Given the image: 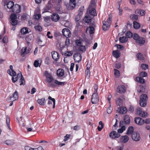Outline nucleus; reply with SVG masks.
Returning <instances> with one entry per match:
<instances>
[{"label":"nucleus","mask_w":150,"mask_h":150,"mask_svg":"<svg viewBox=\"0 0 150 150\" xmlns=\"http://www.w3.org/2000/svg\"><path fill=\"white\" fill-rule=\"evenodd\" d=\"M44 75L46 78V80L47 82L49 83H50L54 80V78L52 74L50 73H49L47 71H45ZM48 86L49 87H55L56 85L54 83H51L48 84Z\"/></svg>","instance_id":"1"},{"label":"nucleus","mask_w":150,"mask_h":150,"mask_svg":"<svg viewBox=\"0 0 150 150\" xmlns=\"http://www.w3.org/2000/svg\"><path fill=\"white\" fill-rule=\"evenodd\" d=\"M18 98V93L16 91L11 96L7 98L6 100L8 102H10L17 100Z\"/></svg>","instance_id":"2"},{"label":"nucleus","mask_w":150,"mask_h":150,"mask_svg":"<svg viewBox=\"0 0 150 150\" xmlns=\"http://www.w3.org/2000/svg\"><path fill=\"white\" fill-rule=\"evenodd\" d=\"M148 100V97L145 94H142L140 97L139 100V104L142 107H145L146 105V101Z\"/></svg>","instance_id":"3"},{"label":"nucleus","mask_w":150,"mask_h":150,"mask_svg":"<svg viewBox=\"0 0 150 150\" xmlns=\"http://www.w3.org/2000/svg\"><path fill=\"white\" fill-rule=\"evenodd\" d=\"M136 114L142 118H146L147 116V113L146 112L142 111L141 107H138L136 109Z\"/></svg>","instance_id":"4"},{"label":"nucleus","mask_w":150,"mask_h":150,"mask_svg":"<svg viewBox=\"0 0 150 150\" xmlns=\"http://www.w3.org/2000/svg\"><path fill=\"white\" fill-rule=\"evenodd\" d=\"M87 12L89 14L95 16H97L96 11L94 7H92V5H90L88 7V9L87 10Z\"/></svg>","instance_id":"5"},{"label":"nucleus","mask_w":150,"mask_h":150,"mask_svg":"<svg viewBox=\"0 0 150 150\" xmlns=\"http://www.w3.org/2000/svg\"><path fill=\"white\" fill-rule=\"evenodd\" d=\"M10 23L12 25L15 26L18 23V21L16 20L17 16L15 13L12 14L10 16Z\"/></svg>","instance_id":"6"},{"label":"nucleus","mask_w":150,"mask_h":150,"mask_svg":"<svg viewBox=\"0 0 150 150\" xmlns=\"http://www.w3.org/2000/svg\"><path fill=\"white\" fill-rule=\"evenodd\" d=\"M99 101V98L98 93H94L92 96L91 102L93 104H96Z\"/></svg>","instance_id":"7"},{"label":"nucleus","mask_w":150,"mask_h":150,"mask_svg":"<svg viewBox=\"0 0 150 150\" xmlns=\"http://www.w3.org/2000/svg\"><path fill=\"white\" fill-rule=\"evenodd\" d=\"M124 121H121L120 122V125H124L126 126V124H129L130 123V120L129 116L127 115H124L123 116Z\"/></svg>","instance_id":"8"},{"label":"nucleus","mask_w":150,"mask_h":150,"mask_svg":"<svg viewBox=\"0 0 150 150\" xmlns=\"http://www.w3.org/2000/svg\"><path fill=\"white\" fill-rule=\"evenodd\" d=\"M132 139L135 141H138L140 139V137L139 133L137 132H134L132 135Z\"/></svg>","instance_id":"9"},{"label":"nucleus","mask_w":150,"mask_h":150,"mask_svg":"<svg viewBox=\"0 0 150 150\" xmlns=\"http://www.w3.org/2000/svg\"><path fill=\"white\" fill-rule=\"evenodd\" d=\"M62 33L63 35L67 38L70 37L71 35V33L69 29L65 28L62 29Z\"/></svg>","instance_id":"10"},{"label":"nucleus","mask_w":150,"mask_h":150,"mask_svg":"<svg viewBox=\"0 0 150 150\" xmlns=\"http://www.w3.org/2000/svg\"><path fill=\"white\" fill-rule=\"evenodd\" d=\"M102 22L103 24L102 26L103 30L105 31L109 28L111 24V22L107 21H103Z\"/></svg>","instance_id":"11"},{"label":"nucleus","mask_w":150,"mask_h":150,"mask_svg":"<svg viewBox=\"0 0 150 150\" xmlns=\"http://www.w3.org/2000/svg\"><path fill=\"white\" fill-rule=\"evenodd\" d=\"M110 137L112 139H116L119 138L120 136V134L115 131H112L109 134Z\"/></svg>","instance_id":"12"},{"label":"nucleus","mask_w":150,"mask_h":150,"mask_svg":"<svg viewBox=\"0 0 150 150\" xmlns=\"http://www.w3.org/2000/svg\"><path fill=\"white\" fill-rule=\"evenodd\" d=\"M126 90V87L125 86L123 85H120L118 86L117 89V92L120 93H124Z\"/></svg>","instance_id":"13"},{"label":"nucleus","mask_w":150,"mask_h":150,"mask_svg":"<svg viewBox=\"0 0 150 150\" xmlns=\"http://www.w3.org/2000/svg\"><path fill=\"white\" fill-rule=\"evenodd\" d=\"M51 54L52 59L56 62L58 61L59 58V54L55 51H52Z\"/></svg>","instance_id":"14"},{"label":"nucleus","mask_w":150,"mask_h":150,"mask_svg":"<svg viewBox=\"0 0 150 150\" xmlns=\"http://www.w3.org/2000/svg\"><path fill=\"white\" fill-rule=\"evenodd\" d=\"M21 6L20 5L16 4L13 7L11 11L14 13H19L21 11Z\"/></svg>","instance_id":"15"},{"label":"nucleus","mask_w":150,"mask_h":150,"mask_svg":"<svg viewBox=\"0 0 150 150\" xmlns=\"http://www.w3.org/2000/svg\"><path fill=\"white\" fill-rule=\"evenodd\" d=\"M73 57L75 62H79L81 60L82 57L81 55L79 53L74 54Z\"/></svg>","instance_id":"16"},{"label":"nucleus","mask_w":150,"mask_h":150,"mask_svg":"<svg viewBox=\"0 0 150 150\" xmlns=\"http://www.w3.org/2000/svg\"><path fill=\"white\" fill-rule=\"evenodd\" d=\"M136 43L138 45L142 46L144 44L145 42V39L144 38L140 37L136 42Z\"/></svg>","instance_id":"17"},{"label":"nucleus","mask_w":150,"mask_h":150,"mask_svg":"<svg viewBox=\"0 0 150 150\" xmlns=\"http://www.w3.org/2000/svg\"><path fill=\"white\" fill-rule=\"evenodd\" d=\"M9 68L10 69H8L7 70V73L11 76H16V72L13 70V66L11 65H10Z\"/></svg>","instance_id":"18"},{"label":"nucleus","mask_w":150,"mask_h":150,"mask_svg":"<svg viewBox=\"0 0 150 150\" xmlns=\"http://www.w3.org/2000/svg\"><path fill=\"white\" fill-rule=\"evenodd\" d=\"M70 6L69 8L70 10H72L75 7L76 5V0H70Z\"/></svg>","instance_id":"19"},{"label":"nucleus","mask_w":150,"mask_h":150,"mask_svg":"<svg viewBox=\"0 0 150 150\" xmlns=\"http://www.w3.org/2000/svg\"><path fill=\"white\" fill-rule=\"evenodd\" d=\"M135 80V81L141 84H144L146 82V81L144 79L139 76L136 77Z\"/></svg>","instance_id":"20"},{"label":"nucleus","mask_w":150,"mask_h":150,"mask_svg":"<svg viewBox=\"0 0 150 150\" xmlns=\"http://www.w3.org/2000/svg\"><path fill=\"white\" fill-rule=\"evenodd\" d=\"M59 18L60 17L59 15L55 13H53L52 16V20L55 22H57L59 19Z\"/></svg>","instance_id":"21"},{"label":"nucleus","mask_w":150,"mask_h":150,"mask_svg":"<svg viewBox=\"0 0 150 150\" xmlns=\"http://www.w3.org/2000/svg\"><path fill=\"white\" fill-rule=\"evenodd\" d=\"M30 52V50L29 48H27V47H23L22 49V53L21 55L22 57H23L25 55L29 53Z\"/></svg>","instance_id":"22"},{"label":"nucleus","mask_w":150,"mask_h":150,"mask_svg":"<svg viewBox=\"0 0 150 150\" xmlns=\"http://www.w3.org/2000/svg\"><path fill=\"white\" fill-rule=\"evenodd\" d=\"M127 112V108L125 107H120L119 109V112L120 114H124Z\"/></svg>","instance_id":"23"},{"label":"nucleus","mask_w":150,"mask_h":150,"mask_svg":"<svg viewBox=\"0 0 150 150\" xmlns=\"http://www.w3.org/2000/svg\"><path fill=\"white\" fill-rule=\"evenodd\" d=\"M135 13L141 16H144L146 12L142 9H137L135 11Z\"/></svg>","instance_id":"24"},{"label":"nucleus","mask_w":150,"mask_h":150,"mask_svg":"<svg viewBox=\"0 0 150 150\" xmlns=\"http://www.w3.org/2000/svg\"><path fill=\"white\" fill-rule=\"evenodd\" d=\"M134 128L133 127L130 126L128 128L126 132V134L128 135H132L134 132Z\"/></svg>","instance_id":"25"},{"label":"nucleus","mask_w":150,"mask_h":150,"mask_svg":"<svg viewBox=\"0 0 150 150\" xmlns=\"http://www.w3.org/2000/svg\"><path fill=\"white\" fill-rule=\"evenodd\" d=\"M129 140V137L127 135L122 136L120 138L121 142L124 143L127 142Z\"/></svg>","instance_id":"26"},{"label":"nucleus","mask_w":150,"mask_h":150,"mask_svg":"<svg viewBox=\"0 0 150 150\" xmlns=\"http://www.w3.org/2000/svg\"><path fill=\"white\" fill-rule=\"evenodd\" d=\"M112 54L113 56L116 58H118L120 57V53L118 50H113L112 51Z\"/></svg>","instance_id":"27"},{"label":"nucleus","mask_w":150,"mask_h":150,"mask_svg":"<svg viewBox=\"0 0 150 150\" xmlns=\"http://www.w3.org/2000/svg\"><path fill=\"white\" fill-rule=\"evenodd\" d=\"M56 74L58 77H61L64 75V71L63 69H59L57 71Z\"/></svg>","instance_id":"28"},{"label":"nucleus","mask_w":150,"mask_h":150,"mask_svg":"<svg viewBox=\"0 0 150 150\" xmlns=\"http://www.w3.org/2000/svg\"><path fill=\"white\" fill-rule=\"evenodd\" d=\"M116 102L117 105L120 106L122 105L123 101L121 98H117L116 100Z\"/></svg>","instance_id":"29"},{"label":"nucleus","mask_w":150,"mask_h":150,"mask_svg":"<svg viewBox=\"0 0 150 150\" xmlns=\"http://www.w3.org/2000/svg\"><path fill=\"white\" fill-rule=\"evenodd\" d=\"M120 127H121V128L117 130V133L120 134L122 133L123 131L125 129V125H120Z\"/></svg>","instance_id":"30"},{"label":"nucleus","mask_w":150,"mask_h":150,"mask_svg":"<svg viewBox=\"0 0 150 150\" xmlns=\"http://www.w3.org/2000/svg\"><path fill=\"white\" fill-rule=\"evenodd\" d=\"M6 5L7 8H8L11 9V10L15 5H14V2L13 1H9L8 2Z\"/></svg>","instance_id":"31"},{"label":"nucleus","mask_w":150,"mask_h":150,"mask_svg":"<svg viewBox=\"0 0 150 150\" xmlns=\"http://www.w3.org/2000/svg\"><path fill=\"white\" fill-rule=\"evenodd\" d=\"M14 142V140L13 139L7 140L5 142L6 144L8 146H11L13 145Z\"/></svg>","instance_id":"32"},{"label":"nucleus","mask_w":150,"mask_h":150,"mask_svg":"<svg viewBox=\"0 0 150 150\" xmlns=\"http://www.w3.org/2000/svg\"><path fill=\"white\" fill-rule=\"evenodd\" d=\"M133 27L136 29H139L140 26V25L139 23L136 21H134L133 22Z\"/></svg>","instance_id":"33"},{"label":"nucleus","mask_w":150,"mask_h":150,"mask_svg":"<svg viewBox=\"0 0 150 150\" xmlns=\"http://www.w3.org/2000/svg\"><path fill=\"white\" fill-rule=\"evenodd\" d=\"M37 102L39 104L41 105H44L45 103V98L39 99L37 100Z\"/></svg>","instance_id":"34"},{"label":"nucleus","mask_w":150,"mask_h":150,"mask_svg":"<svg viewBox=\"0 0 150 150\" xmlns=\"http://www.w3.org/2000/svg\"><path fill=\"white\" fill-rule=\"evenodd\" d=\"M84 20L86 23H89L91 22L92 19L91 17L89 15H88V16H85Z\"/></svg>","instance_id":"35"},{"label":"nucleus","mask_w":150,"mask_h":150,"mask_svg":"<svg viewBox=\"0 0 150 150\" xmlns=\"http://www.w3.org/2000/svg\"><path fill=\"white\" fill-rule=\"evenodd\" d=\"M28 30L29 28H23L21 30V32L22 34H25L28 33Z\"/></svg>","instance_id":"36"},{"label":"nucleus","mask_w":150,"mask_h":150,"mask_svg":"<svg viewBox=\"0 0 150 150\" xmlns=\"http://www.w3.org/2000/svg\"><path fill=\"white\" fill-rule=\"evenodd\" d=\"M137 58L139 60H142L144 59V58L142 53L140 52L138 53L136 55Z\"/></svg>","instance_id":"37"},{"label":"nucleus","mask_w":150,"mask_h":150,"mask_svg":"<svg viewBox=\"0 0 150 150\" xmlns=\"http://www.w3.org/2000/svg\"><path fill=\"white\" fill-rule=\"evenodd\" d=\"M128 39L127 38L122 36L119 38V41L121 43H124L127 41Z\"/></svg>","instance_id":"38"},{"label":"nucleus","mask_w":150,"mask_h":150,"mask_svg":"<svg viewBox=\"0 0 150 150\" xmlns=\"http://www.w3.org/2000/svg\"><path fill=\"white\" fill-rule=\"evenodd\" d=\"M54 83L56 84H57L59 85L64 86L65 84H66L67 82H60L58 81L57 80H56L54 81Z\"/></svg>","instance_id":"39"},{"label":"nucleus","mask_w":150,"mask_h":150,"mask_svg":"<svg viewBox=\"0 0 150 150\" xmlns=\"http://www.w3.org/2000/svg\"><path fill=\"white\" fill-rule=\"evenodd\" d=\"M10 118L8 116H7L6 117V123L7 125L8 128V129L10 130H11V128L10 126Z\"/></svg>","instance_id":"40"},{"label":"nucleus","mask_w":150,"mask_h":150,"mask_svg":"<svg viewBox=\"0 0 150 150\" xmlns=\"http://www.w3.org/2000/svg\"><path fill=\"white\" fill-rule=\"evenodd\" d=\"M76 45L77 46H81L82 45V40L81 38L76 40Z\"/></svg>","instance_id":"41"},{"label":"nucleus","mask_w":150,"mask_h":150,"mask_svg":"<svg viewBox=\"0 0 150 150\" xmlns=\"http://www.w3.org/2000/svg\"><path fill=\"white\" fill-rule=\"evenodd\" d=\"M21 77L19 81V82L20 83V85H24L25 83V80L23 76L22 75V74L21 73Z\"/></svg>","instance_id":"42"},{"label":"nucleus","mask_w":150,"mask_h":150,"mask_svg":"<svg viewBox=\"0 0 150 150\" xmlns=\"http://www.w3.org/2000/svg\"><path fill=\"white\" fill-rule=\"evenodd\" d=\"M139 77L142 78L146 77L147 76V74L146 72L144 71H142L139 74Z\"/></svg>","instance_id":"43"},{"label":"nucleus","mask_w":150,"mask_h":150,"mask_svg":"<svg viewBox=\"0 0 150 150\" xmlns=\"http://www.w3.org/2000/svg\"><path fill=\"white\" fill-rule=\"evenodd\" d=\"M89 30V33L90 34H92L94 33L95 29L92 26H89L87 28Z\"/></svg>","instance_id":"44"},{"label":"nucleus","mask_w":150,"mask_h":150,"mask_svg":"<svg viewBox=\"0 0 150 150\" xmlns=\"http://www.w3.org/2000/svg\"><path fill=\"white\" fill-rule=\"evenodd\" d=\"M130 18L132 20L137 21L138 19V17L137 15L135 14H132L130 16Z\"/></svg>","instance_id":"45"},{"label":"nucleus","mask_w":150,"mask_h":150,"mask_svg":"<svg viewBox=\"0 0 150 150\" xmlns=\"http://www.w3.org/2000/svg\"><path fill=\"white\" fill-rule=\"evenodd\" d=\"M99 125H100V127L99 126H98V129L99 131H100L104 127V125L103 122L101 121H100L99 122Z\"/></svg>","instance_id":"46"},{"label":"nucleus","mask_w":150,"mask_h":150,"mask_svg":"<svg viewBox=\"0 0 150 150\" xmlns=\"http://www.w3.org/2000/svg\"><path fill=\"white\" fill-rule=\"evenodd\" d=\"M33 65L35 67H40L41 64L39 63V61L38 60H35L34 62Z\"/></svg>","instance_id":"47"},{"label":"nucleus","mask_w":150,"mask_h":150,"mask_svg":"<svg viewBox=\"0 0 150 150\" xmlns=\"http://www.w3.org/2000/svg\"><path fill=\"white\" fill-rule=\"evenodd\" d=\"M125 35L128 38H131L133 36L132 33L130 31H128L126 33Z\"/></svg>","instance_id":"48"},{"label":"nucleus","mask_w":150,"mask_h":150,"mask_svg":"<svg viewBox=\"0 0 150 150\" xmlns=\"http://www.w3.org/2000/svg\"><path fill=\"white\" fill-rule=\"evenodd\" d=\"M149 66L145 64H142L141 65V68L142 70H145L148 69Z\"/></svg>","instance_id":"49"},{"label":"nucleus","mask_w":150,"mask_h":150,"mask_svg":"<svg viewBox=\"0 0 150 150\" xmlns=\"http://www.w3.org/2000/svg\"><path fill=\"white\" fill-rule=\"evenodd\" d=\"M114 75L117 77H118L120 76V71L117 70V69H114Z\"/></svg>","instance_id":"50"},{"label":"nucleus","mask_w":150,"mask_h":150,"mask_svg":"<svg viewBox=\"0 0 150 150\" xmlns=\"http://www.w3.org/2000/svg\"><path fill=\"white\" fill-rule=\"evenodd\" d=\"M48 99L52 101L53 103V108H54L55 107V100L54 98H52L51 96H49Z\"/></svg>","instance_id":"51"},{"label":"nucleus","mask_w":150,"mask_h":150,"mask_svg":"<svg viewBox=\"0 0 150 150\" xmlns=\"http://www.w3.org/2000/svg\"><path fill=\"white\" fill-rule=\"evenodd\" d=\"M73 54V52L72 51H69L68 52H66L64 53V55L67 56H71Z\"/></svg>","instance_id":"52"},{"label":"nucleus","mask_w":150,"mask_h":150,"mask_svg":"<svg viewBox=\"0 0 150 150\" xmlns=\"http://www.w3.org/2000/svg\"><path fill=\"white\" fill-rule=\"evenodd\" d=\"M133 36V39L135 40V42L140 37L139 36L137 33H134Z\"/></svg>","instance_id":"53"},{"label":"nucleus","mask_w":150,"mask_h":150,"mask_svg":"<svg viewBox=\"0 0 150 150\" xmlns=\"http://www.w3.org/2000/svg\"><path fill=\"white\" fill-rule=\"evenodd\" d=\"M84 10V7L83 6L81 7L79 9L78 14L80 15V16H82Z\"/></svg>","instance_id":"54"},{"label":"nucleus","mask_w":150,"mask_h":150,"mask_svg":"<svg viewBox=\"0 0 150 150\" xmlns=\"http://www.w3.org/2000/svg\"><path fill=\"white\" fill-rule=\"evenodd\" d=\"M35 28L36 30H37L41 32L42 30V27L39 25L35 26Z\"/></svg>","instance_id":"55"},{"label":"nucleus","mask_w":150,"mask_h":150,"mask_svg":"<svg viewBox=\"0 0 150 150\" xmlns=\"http://www.w3.org/2000/svg\"><path fill=\"white\" fill-rule=\"evenodd\" d=\"M71 136V135L70 134H66V135L64 137V142H66L67 141L68 139L70 138Z\"/></svg>","instance_id":"56"},{"label":"nucleus","mask_w":150,"mask_h":150,"mask_svg":"<svg viewBox=\"0 0 150 150\" xmlns=\"http://www.w3.org/2000/svg\"><path fill=\"white\" fill-rule=\"evenodd\" d=\"M79 50L80 51L82 52L85 51V47L84 46L81 45V46H79Z\"/></svg>","instance_id":"57"},{"label":"nucleus","mask_w":150,"mask_h":150,"mask_svg":"<svg viewBox=\"0 0 150 150\" xmlns=\"http://www.w3.org/2000/svg\"><path fill=\"white\" fill-rule=\"evenodd\" d=\"M41 17V15L39 14H36L33 16V18L36 20H38Z\"/></svg>","instance_id":"58"},{"label":"nucleus","mask_w":150,"mask_h":150,"mask_svg":"<svg viewBox=\"0 0 150 150\" xmlns=\"http://www.w3.org/2000/svg\"><path fill=\"white\" fill-rule=\"evenodd\" d=\"M8 37L7 36H4L2 39V42L4 43H6L8 42Z\"/></svg>","instance_id":"59"},{"label":"nucleus","mask_w":150,"mask_h":150,"mask_svg":"<svg viewBox=\"0 0 150 150\" xmlns=\"http://www.w3.org/2000/svg\"><path fill=\"white\" fill-rule=\"evenodd\" d=\"M116 46L118 49H120L121 50H123L124 47L123 46L120 45L116 44L115 45Z\"/></svg>","instance_id":"60"},{"label":"nucleus","mask_w":150,"mask_h":150,"mask_svg":"<svg viewBox=\"0 0 150 150\" xmlns=\"http://www.w3.org/2000/svg\"><path fill=\"white\" fill-rule=\"evenodd\" d=\"M82 16H80V15H79V14H78V15L76 16L75 18V20L76 21H79L81 17Z\"/></svg>","instance_id":"61"},{"label":"nucleus","mask_w":150,"mask_h":150,"mask_svg":"<svg viewBox=\"0 0 150 150\" xmlns=\"http://www.w3.org/2000/svg\"><path fill=\"white\" fill-rule=\"evenodd\" d=\"M141 119V118L139 117H136L134 119V121L138 125L139 120Z\"/></svg>","instance_id":"62"},{"label":"nucleus","mask_w":150,"mask_h":150,"mask_svg":"<svg viewBox=\"0 0 150 150\" xmlns=\"http://www.w3.org/2000/svg\"><path fill=\"white\" fill-rule=\"evenodd\" d=\"M119 8H118V10L119 11V16H121L122 15V13L123 11L122 9L120 7V6H119Z\"/></svg>","instance_id":"63"},{"label":"nucleus","mask_w":150,"mask_h":150,"mask_svg":"<svg viewBox=\"0 0 150 150\" xmlns=\"http://www.w3.org/2000/svg\"><path fill=\"white\" fill-rule=\"evenodd\" d=\"M70 44L69 39L68 38H67L65 42V45L67 47Z\"/></svg>","instance_id":"64"}]
</instances>
